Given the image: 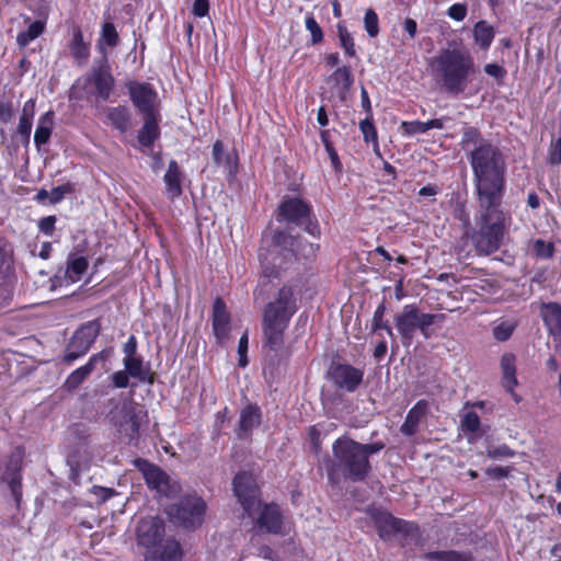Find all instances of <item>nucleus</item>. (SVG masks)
<instances>
[{
  "mask_svg": "<svg viewBox=\"0 0 561 561\" xmlns=\"http://www.w3.org/2000/svg\"><path fill=\"white\" fill-rule=\"evenodd\" d=\"M129 377L125 370L115 371L112 375V383L115 388H126L129 385Z\"/></svg>",
  "mask_w": 561,
  "mask_h": 561,
  "instance_id": "obj_51",
  "label": "nucleus"
},
{
  "mask_svg": "<svg viewBox=\"0 0 561 561\" xmlns=\"http://www.w3.org/2000/svg\"><path fill=\"white\" fill-rule=\"evenodd\" d=\"M278 216L282 220L305 226L309 233L314 234L317 226L310 221V207L299 198H288L280 203Z\"/></svg>",
  "mask_w": 561,
  "mask_h": 561,
  "instance_id": "obj_13",
  "label": "nucleus"
},
{
  "mask_svg": "<svg viewBox=\"0 0 561 561\" xmlns=\"http://www.w3.org/2000/svg\"><path fill=\"white\" fill-rule=\"evenodd\" d=\"M472 37L480 49L488 50L495 37L494 27L485 20L478 21L473 25Z\"/></svg>",
  "mask_w": 561,
  "mask_h": 561,
  "instance_id": "obj_25",
  "label": "nucleus"
},
{
  "mask_svg": "<svg viewBox=\"0 0 561 561\" xmlns=\"http://www.w3.org/2000/svg\"><path fill=\"white\" fill-rule=\"evenodd\" d=\"M93 492L98 497H100V500L102 502L107 501L115 494V491L113 489H107V488H102V486H94Z\"/></svg>",
  "mask_w": 561,
  "mask_h": 561,
  "instance_id": "obj_57",
  "label": "nucleus"
},
{
  "mask_svg": "<svg viewBox=\"0 0 561 561\" xmlns=\"http://www.w3.org/2000/svg\"><path fill=\"white\" fill-rule=\"evenodd\" d=\"M12 116V107L10 104H0V119L4 123L9 122Z\"/></svg>",
  "mask_w": 561,
  "mask_h": 561,
  "instance_id": "obj_64",
  "label": "nucleus"
},
{
  "mask_svg": "<svg viewBox=\"0 0 561 561\" xmlns=\"http://www.w3.org/2000/svg\"><path fill=\"white\" fill-rule=\"evenodd\" d=\"M145 122L138 133V141L144 147H150L160 135V114L144 115Z\"/></svg>",
  "mask_w": 561,
  "mask_h": 561,
  "instance_id": "obj_24",
  "label": "nucleus"
},
{
  "mask_svg": "<svg viewBox=\"0 0 561 561\" xmlns=\"http://www.w3.org/2000/svg\"><path fill=\"white\" fill-rule=\"evenodd\" d=\"M488 456L493 459L511 457L513 456V451L506 445H502L499 447L489 448Z\"/></svg>",
  "mask_w": 561,
  "mask_h": 561,
  "instance_id": "obj_54",
  "label": "nucleus"
},
{
  "mask_svg": "<svg viewBox=\"0 0 561 561\" xmlns=\"http://www.w3.org/2000/svg\"><path fill=\"white\" fill-rule=\"evenodd\" d=\"M144 561H181L183 551L179 541L167 538L144 551Z\"/></svg>",
  "mask_w": 561,
  "mask_h": 561,
  "instance_id": "obj_17",
  "label": "nucleus"
},
{
  "mask_svg": "<svg viewBox=\"0 0 561 561\" xmlns=\"http://www.w3.org/2000/svg\"><path fill=\"white\" fill-rule=\"evenodd\" d=\"M363 371L346 364H337L331 370V377L335 386L348 392H353L363 381Z\"/></svg>",
  "mask_w": 561,
  "mask_h": 561,
  "instance_id": "obj_18",
  "label": "nucleus"
},
{
  "mask_svg": "<svg viewBox=\"0 0 561 561\" xmlns=\"http://www.w3.org/2000/svg\"><path fill=\"white\" fill-rule=\"evenodd\" d=\"M514 331V324L508 321L501 322L493 329V335L497 341H506Z\"/></svg>",
  "mask_w": 561,
  "mask_h": 561,
  "instance_id": "obj_48",
  "label": "nucleus"
},
{
  "mask_svg": "<svg viewBox=\"0 0 561 561\" xmlns=\"http://www.w3.org/2000/svg\"><path fill=\"white\" fill-rule=\"evenodd\" d=\"M543 320L554 327L561 325V307L558 304L550 302L543 306Z\"/></svg>",
  "mask_w": 561,
  "mask_h": 561,
  "instance_id": "obj_39",
  "label": "nucleus"
},
{
  "mask_svg": "<svg viewBox=\"0 0 561 561\" xmlns=\"http://www.w3.org/2000/svg\"><path fill=\"white\" fill-rule=\"evenodd\" d=\"M99 333L100 325L96 321H90L78 329L66 348L65 360L71 363L83 356L90 350Z\"/></svg>",
  "mask_w": 561,
  "mask_h": 561,
  "instance_id": "obj_10",
  "label": "nucleus"
},
{
  "mask_svg": "<svg viewBox=\"0 0 561 561\" xmlns=\"http://www.w3.org/2000/svg\"><path fill=\"white\" fill-rule=\"evenodd\" d=\"M382 448L383 444L380 443L359 444L346 437L336 439L332 447L337 468L352 481H362L367 477L370 470L368 457Z\"/></svg>",
  "mask_w": 561,
  "mask_h": 561,
  "instance_id": "obj_4",
  "label": "nucleus"
},
{
  "mask_svg": "<svg viewBox=\"0 0 561 561\" xmlns=\"http://www.w3.org/2000/svg\"><path fill=\"white\" fill-rule=\"evenodd\" d=\"M118 42V34L112 23H105L102 27L101 37L99 41L100 50L105 54L106 47H114Z\"/></svg>",
  "mask_w": 561,
  "mask_h": 561,
  "instance_id": "obj_37",
  "label": "nucleus"
},
{
  "mask_svg": "<svg viewBox=\"0 0 561 561\" xmlns=\"http://www.w3.org/2000/svg\"><path fill=\"white\" fill-rule=\"evenodd\" d=\"M426 127V123L420 121L402 122L400 125L402 133L407 136L425 134L427 131Z\"/></svg>",
  "mask_w": 561,
  "mask_h": 561,
  "instance_id": "obj_43",
  "label": "nucleus"
},
{
  "mask_svg": "<svg viewBox=\"0 0 561 561\" xmlns=\"http://www.w3.org/2000/svg\"><path fill=\"white\" fill-rule=\"evenodd\" d=\"M73 187L70 183L59 185L49 191V203L57 204L64 199L67 194H70Z\"/></svg>",
  "mask_w": 561,
  "mask_h": 561,
  "instance_id": "obj_46",
  "label": "nucleus"
},
{
  "mask_svg": "<svg viewBox=\"0 0 561 561\" xmlns=\"http://www.w3.org/2000/svg\"><path fill=\"white\" fill-rule=\"evenodd\" d=\"M427 561H471V556L467 552L458 551H433L424 557Z\"/></svg>",
  "mask_w": 561,
  "mask_h": 561,
  "instance_id": "obj_35",
  "label": "nucleus"
},
{
  "mask_svg": "<svg viewBox=\"0 0 561 561\" xmlns=\"http://www.w3.org/2000/svg\"><path fill=\"white\" fill-rule=\"evenodd\" d=\"M205 502L198 496H186L176 505L169 508V516L184 527H195L202 524L205 515Z\"/></svg>",
  "mask_w": 561,
  "mask_h": 561,
  "instance_id": "obj_9",
  "label": "nucleus"
},
{
  "mask_svg": "<svg viewBox=\"0 0 561 561\" xmlns=\"http://www.w3.org/2000/svg\"><path fill=\"white\" fill-rule=\"evenodd\" d=\"M443 318V314L423 313L415 305H405L394 317V323L402 344L410 346L417 330L424 339H431L434 333L431 327Z\"/></svg>",
  "mask_w": 561,
  "mask_h": 561,
  "instance_id": "obj_6",
  "label": "nucleus"
},
{
  "mask_svg": "<svg viewBox=\"0 0 561 561\" xmlns=\"http://www.w3.org/2000/svg\"><path fill=\"white\" fill-rule=\"evenodd\" d=\"M113 88L114 78L104 60L100 66L93 67L87 77L77 80L71 93L78 98L96 95L99 99L106 101L110 99Z\"/></svg>",
  "mask_w": 561,
  "mask_h": 561,
  "instance_id": "obj_8",
  "label": "nucleus"
},
{
  "mask_svg": "<svg viewBox=\"0 0 561 561\" xmlns=\"http://www.w3.org/2000/svg\"><path fill=\"white\" fill-rule=\"evenodd\" d=\"M108 355L107 351L92 355L85 365L77 368L67 377L64 382V388L67 391L77 389L91 375L98 364H104L107 360Z\"/></svg>",
  "mask_w": 561,
  "mask_h": 561,
  "instance_id": "obj_19",
  "label": "nucleus"
},
{
  "mask_svg": "<svg viewBox=\"0 0 561 561\" xmlns=\"http://www.w3.org/2000/svg\"><path fill=\"white\" fill-rule=\"evenodd\" d=\"M403 28L410 36V38H414L417 32V24L413 19H405L403 22Z\"/></svg>",
  "mask_w": 561,
  "mask_h": 561,
  "instance_id": "obj_59",
  "label": "nucleus"
},
{
  "mask_svg": "<svg viewBox=\"0 0 561 561\" xmlns=\"http://www.w3.org/2000/svg\"><path fill=\"white\" fill-rule=\"evenodd\" d=\"M125 371L133 378H137L140 381L146 379L147 371L144 368L142 360L136 356H126L124 358Z\"/></svg>",
  "mask_w": 561,
  "mask_h": 561,
  "instance_id": "obj_36",
  "label": "nucleus"
},
{
  "mask_svg": "<svg viewBox=\"0 0 561 561\" xmlns=\"http://www.w3.org/2000/svg\"><path fill=\"white\" fill-rule=\"evenodd\" d=\"M55 224H56V217L48 216V217L41 219L38 227H39V230L44 234L51 236L55 230Z\"/></svg>",
  "mask_w": 561,
  "mask_h": 561,
  "instance_id": "obj_53",
  "label": "nucleus"
},
{
  "mask_svg": "<svg viewBox=\"0 0 561 561\" xmlns=\"http://www.w3.org/2000/svg\"><path fill=\"white\" fill-rule=\"evenodd\" d=\"M213 331L221 343L230 333V314L222 299L217 298L213 306Z\"/></svg>",
  "mask_w": 561,
  "mask_h": 561,
  "instance_id": "obj_20",
  "label": "nucleus"
},
{
  "mask_svg": "<svg viewBox=\"0 0 561 561\" xmlns=\"http://www.w3.org/2000/svg\"><path fill=\"white\" fill-rule=\"evenodd\" d=\"M504 234V215L499 206L484 208L481 216L479 231L473 236V242L480 253L490 254L495 252Z\"/></svg>",
  "mask_w": 561,
  "mask_h": 561,
  "instance_id": "obj_7",
  "label": "nucleus"
},
{
  "mask_svg": "<svg viewBox=\"0 0 561 561\" xmlns=\"http://www.w3.org/2000/svg\"><path fill=\"white\" fill-rule=\"evenodd\" d=\"M136 339L134 336H130L124 345V353L126 354V356H134V354L136 353Z\"/></svg>",
  "mask_w": 561,
  "mask_h": 561,
  "instance_id": "obj_63",
  "label": "nucleus"
},
{
  "mask_svg": "<svg viewBox=\"0 0 561 561\" xmlns=\"http://www.w3.org/2000/svg\"><path fill=\"white\" fill-rule=\"evenodd\" d=\"M224 145L220 140H217L213 146V158L217 164L224 163L225 158Z\"/></svg>",
  "mask_w": 561,
  "mask_h": 561,
  "instance_id": "obj_56",
  "label": "nucleus"
},
{
  "mask_svg": "<svg viewBox=\"0 0 561 561\" xmlns=\"http://www.w3.org/2000/svg\"><path fill=\"white\" fill-rule=\"evenodd\" d=\"M427 404L425 401H419L409 412L404 423L401 426L402 434L412 436L416 433L419 424L426 413Z\"/></svg>",
  "mask_w": 561,
  "mask_h": 561,
  "instance_id": "obj_29",
  "label": "nucleus"
},
{
  "mask_svg": "<svg viewBox=\"0 0 561 561\" xmlns=\"http://www.w3.org/2000/svg\"><path fill=\"white\" fill-rule=\"evenodd\" d=\"M220 165H224L225 168H227L229 173H233L237 169V159H236V157H232L231 154H226L224 158V163H221Z\"/></svg>",
  "mask_w": 561,
  "mask_h": 561,
  "instance_id": "obj_62",
  "label": "nucleus"
},
{
  "mask_svg": "<svg viewBox=\"0 0 561 561\" xmlns=\"http://www.w3.org/2000/svg\"><path fill=\"white\" fill-rule=\"evenodd\" d=\"M548 161L551 164L561 163V138L552 141L549 148Z\"/></svg>",
  "mask_w": 561,
  "mask_h": 561,
  "instance_id": "obj_50",
  "label": "nucleus"
},
{
  "mask_svg": "<svg viewBox=\"0 0 561 561\" xmlns=\"http://www.w3.org/2000/svg\"><path fill=\"white\" fill-rule=\"evenodd\" d=\"M108 420L118 433L134 438L139 431V415L131 403L116 405L108 413Z\"/></svg>",
  "mask_w": 561,
  "mask_h": 561,
  "instance_id": "obj_12",
  "label": "nucleus"
},
{
  "mask_svg": "<svg viewBox=\"0 0 561 561\" xmlns=\"http://www.w3.org/2000/svg\"><path fill=\"white\" fill-rule=\"evenodd\" d=\"M501 369L503 375V385L505 389L512 394L515 401H519L518 396L514 392L517 386L516 379V357L511 353H506L501 358Z\"/></svg>",
  "mask_w": 561,
  "mask_h": 561,
  "instance_id": "obj_23",
  "label": "nucleus"
},
{
  "mask_svg": "<svg viewBox=\"0 0 561 561\" xmlns=\"http://www.w3.org/2000/svg\"><path fill=\"white\" fill-rule=\"evenodd\" d=\"M446 14L455 22H462L468 14V5L461 2L454 3L447 9Z\"/></svg>",
  "mask_w": 561,
  "mask_h": 561,
  "instance_id": "obj_44",
  "label": "nucleus"
},
{
  "mask_svg": "<svg viewBox=\"0 0 561 561\" xmlns=\"http://www.w3.org/2000/svg\"><path fill=\"white\" fill-rule=\"evenodd\" d=\"M364 25L367 34L375 37L379 33V20L377 13L373 9H368L364 16Z\"/></svg>",
  "mask_w": 561,
  "mask_h": 561,
  "instance_id": "obj_41",
  "label": "nucleus"
},
{
  "mask_svg": "<svg viewBox=\"0 0 561 561\" xmlns=\"http://www.w3.org/2000/svg\"><path fill=\"white\" fill-rule=\"evenodd\" d=\"M484 71L496 80H503L506 76V70L497 64H486L484 66Z\"/></svg>",
  "mask_w": 561,
  "mask_h": 561,
  "instance_id": "obj_52",
  "label": "nucleus"
},
{
  "mask_svg": "<svg viewBox=\"0 0 561 561\" xmlns=\"http://www.w3.org/2000/svg\"><path fill=\"white\" fill-rule=\"evenodd\" d=\"M339 37L341 46L344 48L345 53L351 57L355 56V44L351 34L345 28L340 26Z\"/></svg>",
  "mask_w": 561,
  "mask_h": 561,
  "instance_id": "obj_45",
  "label": "nucleus"
},
{
  "mask_svg": "<svg viewBox=\"0 0 561 561\" xmlns=\"http://www.w3.org/2000/svg\"><path fill=\"white\" fill-rule=\"evenodd\" d=\"M209 4L207 0H195L193 3V14L203 18L208 13Z\"/></svg>",
  "mask_w": 561,
  "mask_h": 561,
  "instance_id": "obj_55",
  "label": "nucleus"
},
{
  "mask_svg": "<svg viewBox=\"0 0 561 561\" xmlns=\"http://www.w3.org/2000/svg\"><path fill=\"white\" fill-rule=\"evenodd\" d=\"M70 51L75 59L79 62H84L90 54L89 45L84 43L80 30L73 32L72 41L70 44Z\"/></svg>",
  "mask_w": 561,
  "mask_h": 561,
  "instance_id": "obj_33",
  "label": "nucleus"
},
{
  "mask_svg": "<svg viewBox=\"0 0 561 561\" xmlns=\"http://www.w3.org/2000/svg\"><path fill=\"white\" fill-rule=\"evenodd\" d=\"M432 68L440 87L448 94L458 95L471 82L476 65L469 53L459 48H444L433 58Z\"/></svg>",
  "mask_w": 561,
  "mask_h": 561,
  "instance_id": "obj_2",
  "label": "nucleus"
},
{
  "mask_svg": "<svg viewBox=\"0 0 561 561\" xmlns=\"http://www.w3.org/2000/svg\"><path fill=\"white\" fill-rule=\"evenodd\" d=\"M106 123L121 133L127 131L131 126L129 108L123 105L107 108Z\"/></svg>",
  "mask_w": 561,
  "mask_h": 561,
  "instance_id": "obj_26",
  "label": "nucleus"
},
{
  "mask_svg": "<svg viewBox=\"0 0 561 561\" xmlns=\"http://www.w3.org/2000/svg\"><path fill=\"white\" fill-rule=\"evenodd\" d=\"M446 121H448L447 117L430 119L425 122L427 126L426 130L428 131L430 129H443Z\"/></svg>",
  "mask_w": 561,
  "mask_h": 561,
  "instance_id": "obj_60",
  "label": "nucleus"
},
{
  "mask_svg": "<svg viewBox=\"0 0 561 561\" xmlns=\"http://www.w3.org/2000/svg\"><path fill=\"white\" fill-rule=\"evenodd\" d=\"M54 126V112L48 111L43 114L37 123V127L34 134V142L39 149L43 145H46L51 136Z\"/></svg>",
  "mask_w": 561,
  "mask_h": 561,
  "instance_id": "obj_30",
  "label": "nucleus"
},
{
  "mask_svg": "<svg viewBox=\"0 0 561 561\" xmlns=\"http://www.w3.org/2000/svg\"><path fill=\"white\" fill-rule=\"evenodd\" d=\"M359 129L363 134L364 140L366 142H373L374 151L379 154V145L377 140V130L371 122V119L366 118L360 122Z\"/></svg>",
  "mask_w": 561,
  "mask_h": 561,
  "instance_id": "obj_38",
  "label": "nucleus"
},
{
  "mask_svg": "<svg viewBox=\"0 0 561 561\" xmlns=\"http://www.w3.org/2000/svg\"><path fill=\"white\" fill-rule=\"evenodd\" d=\"M164 523L157 516L141 518L136 528V539L144 550L164 540Z\"/></svg>",
  "mask_w": 561,
  "mask_h": 561,
  "instance_id": "obj_15",
  "label": "nucleus"
},
{
  "mask_svg": "<svg viewBox=\"0 0 561 561\" xmlns=\"http://www.w3.org/2000/svg\"><path fill=\"white\" fill-rule=\"evenodd\" d=\"M261 409L254 404H248L240 411L237 435L240 438L249 436L261 424Z\"/></svg>",
  "mask_w": 561,
  "mask_h": 561,
  "instance_id": "obj_22",
  "label": "nucleus"
},
{
  "mask_svg": "<svg viewBox=\"0 0 561 561\" xmlns=\"http://www.w3.org/2000/svg\"><path fill=\"white\" fill-rule=\"evenodd\" d=\"M485 472L488 476H490L492 478H496V479L504 478V477L508 476V469L504 468V467H499V466L488 468Z\"/></svg>",
  "mask_w": 561,
  "mask_h": 561,
  "instance_id": "obj_58",
  "label": "nucleus"
},
{
  "mask_svg": "<svg viewBox=\"0 0 561 561\" xmlns=\"http://www.w3.org/2000/svg\"><path fill=\"white\" fill-rule=\"evenodd\" d=\"M233 492L249 517L256 513L257 526L262 530L278 534L282 529V515L277 505H265L261 510L257 485L254 477L248 472L239 473L233 479Z\"/></svg>",
  "mask_w": 561,
  "mask_h": 561,
  "instance_id": "obj_3",
  "label": "nucleus"
},
{
  "mask_svg": "<svg viewBox=\"0 0 561 561\" xmlns=\"http://www.w3.org/2000/svg\"><path fill=\"white\" fill-rule=\"evenodd\" d=\"M163 180L167 195L170 198L179 197L182 194L181 170L176 161H170Z\"/></svg>",
  "mask_w": 561,
  "mask_h": 561,
  "instance_id": "obj_28",
  "label": "nucleus"
},
{
  "mask_svg": "<svg viewBox=\"0 0 561 561\" xmlns=\"http://www.w3.org/2000/svg\"><path fill=\"white\" fill-rule=\"evenodd\" d=\"M45 30V22L35 21L30 24L26 31L18 34L16 42L21 47H26L31 42L37 38Z\"/></svg>",
  "mask_w": 561,
  "mask_h": 561,
  "instance_id": "obj_34",
  "label": "nucleus"
},
{
  "mask_svg": "<svg viewBox=\"0 0 561 561\" xmlns=\"http://www.w3.org/2000/svg\"><path fill=\"white\" fill-rule=\"evenodd\" d=\"M327 81L331 82L337 93L343 98L353 85L354 78L351 68L348 66H342L336 68Z\"/></svg>",
  "mask_w": 561,
  "mask_h": 561,
  "instance_id": "obj_27",
  "label": "nucleus"
},
{
  "mask_svg": "<svg viewBox=\"0 0 561 561\" xmlns=\"http://www.w3.org/2000/svg\"><path fill=\"white\" fill-rule=\"evenodd\" d=\"M130 100L134 106L142 115L158 114V93L149 84L138 81H128L126 83Z\"/></svg>",
  "mask_w": 561,
  "mask_h": 561,
  "instance_id": "obj_11",
  "label": "nucleus"
},
{
  "mask_svg": "<svg viewBox=\"0 0 561 561\" xmlns=\"http://www.w3.org/2000/svg\"><path fill=\"white\" fill-rule=\"evenodd\" d=\"M534 251L538 257L549 259L553 255V244L543 240H536Z\"/></svg>",
  "mask_w": 561,
  "mask_h": 561,
  "instance_id": "obj_49",
  "label": "nucleus"
},
{
  "mask_svg": "<svg viewBox=\"0 0 561 561\" xmlns=\"http://www.w3.org/2000/svg\"><path fill=\"white\" fill-rule=\"evenodd\" d=\"M88 268V261L83 256H70L65 271V278L69 283H77Z\"/></svg>",
  "mask_w": 561,
  "mask_h": 561,
  "instance_id": "obj_32",
  "label": "nucleus"
},
{
  "mask_svg": "<svg viewBox=\"0 0 561 561\" xmlns=\"http://www.w3.org/2000/svg\"><path fill=\"white\" fill-rule=\"evenodd\" d=\"M327 153L331 160L333 169L340 172L342 170V163L340 161L336 150L333 148L332 150H329Z\"/></svg>",
  "mask_w": 561,
  "mask_h": 561,
  "instance_id": "obj_61",
  "label": "nucleus"
},
{
  "mask_svg": "<svg viewBox=\"0 0 561 561\" xmlns=\"http://www.w3.org/2000/svg\"><path fill=\"white\" fill-rule=\"evenodd\" d=\"M306 28L311 34V42H312V44H318V43H320L322 41V38H323L322 30H321V27L319 26V24L317 23V21L314 20L313 16L308 15L306 18Z\"/></svg>",
  "mask_w": 561,
  "mask_h": 561,
  "instance_id": "obj_47",
  "label": "nucleus"
},
{
  "mask_svg": "<svg viewBox=\"0 0 561 561\" xmlns=\"http://www.w3.org/2000/svg\"><path fill=\"white\" fill-rule=\"evenodd\" d=\"M35 115V100L30 99L23 105L20 116L18 133L26 140H30L31 130L33 125V117Z\"/></svg>",
  "mask_w": 561,
  "mask_h": 561,
  "instance_id": "obj_31",
  "label": "nucleus"
},
{
  "mask_svg": "<svg viewBox=\"0 0 561 561\" xmlns=\"http://www.w3.org/2000/svg\"><path fill=\"white\" fill-rule=\"evenodd\" d=\"M379 536L389 539L397 535H414L417 531L415 524L393 517L387 512H378L374 515Z\"/></svg>",
  "mask_w": 561,
  "mask_h": 561,
  "instance_id": "obj_14",
  "label": "nucleus"
},
{
  "mask_svg": "<svg viewBox=\"0 0 561 561\" xmlns=\"http://www.w3.org/2000/svg\"><path fill=\"white\" fill-rule=\"evenodd\" d=\"M13 261L12 250H0V308L9 305L13 296Z\"/></svg>",
  "mask_w": 561,
  "mask_h": 561,
  "instance_id": "obj_16",
  "label": "nucleus"
},
{
  "mask_svg": "<svg viewBox=\"0 0 561 561\" xmlns=\"http://www.w3.org/2000/svg\"><path fill=\"white\" fill-rule=\"evenodd\" d=\"M470 163L481 207L500 206L505 172L502 153L490 142H481L471 151Z\"/></svg>",
  "mask_w": 561,
  "mask_h": 561,
  "instance_id": "obj_1",
  "label": "nucleus"
},
{
  "mask_svg": "<svg viewBox=\"0 0 561 561\" xmlns=\"http://www.w3.org/2000/svg\"><path fill=\"white\" fill-rule=\"evenodd\" d=\"M481 142H485L480 138V133L478 129L473 127H467L462 134V147L465 149L470 148L471 146H474L477 148Z\"/></svg>",
  "mask_w": 561,
  "mask_h": 561,
  "instance_id": "obj_42",
  "label": "nucleus"
},
{
  "mask_svg": "<svg viewBox=\"0 0 561 561\" xmlns=\"http://www.w3.org/2000/svg\"><path fill=\"white\" fill-rule=\"evenodd\" d=\"M480 427V419L476 412H466L461 420V430L467 434H476Z\"/></svg>",
  "mask_w": 561,
  "mask_h": 561,
  "instance_id": "obj_40",
  "label": "nucleus"
},
{
  "mask_svg": "<svg viewBox=\"0 0 561 561\" xmlns=\"http://www.w3.org/2000/svg\"><path fill=\"white\" fill-rule=\"evenodd\" d=\"M139 468L146 480V483L151 490L160 494H165L169 489L168 476L158 467L147 461H141Z\"/></svg>",
  "mask_w": 561,
  "mask_h": 561,
  "instance_id": "obj_21",
  "label": "nucleus"
},
{
  "mask_svg": "<svg viewBox=\"0 0 561 561\" xmlns=\"http://www.w3.org/2000/svg\"><path fill=\"white\" fill-rule=\"evenodd\" d=\"M297 307L290 287H283L274 302L266 306L263 318L264 335L267 345L276 350L283 341V333Z\"/></svg>",
  "mask_w": 561,
  "mask_h": 561,
  "instance_id": "obj_5",
  "label": "nucleus"
}]
</instances>
